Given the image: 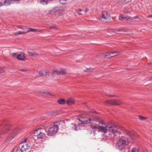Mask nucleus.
<instances>
[{
  "label": "nucleus",
  "mask_w": 152,
  "mask_h": 152,
  "mask_svg": "<svg viewBox=\"0 0 152 152\" xmlns=\"http://www.w3.org/2000/svg\"><path fill=\"white\" fill-rule=\"evenodd\" d=\"M107 126H99L98 128V132H102L103 133H106L107 132Z\"/></svg>",
  "instance_id": "nucleus-10"
},
{
  "label": "nucleus",
  "mask_w": 152,
  "mask_h": 152,
  "mask_svg": "<svg viewBox=\"0 0 152 152\" xmlns=\"http://www.w3.org/2000/svg\"><path fill=\"white\" fill-rule=\"evenodd\" d=\"M108 95L109 96H111V97H117V96H116V95H111V94H107V95Z\"/></svg>",
  "instance_id": "nucleus-45"
},
{
  "label": "nucleus",
  "mask_w": 152,
  "mask_h": 152,
  "mask_svg": "<svg viewBox=\"0 0 152 152\" xmlns=\"http://www.w3.org/2000/svg\"><path fill=\"white\" fill-rule=\"evenodd\" d=\"M54 125L52 127L49 129L47 132H46L47 134L49 136H53L55 135L58 131V125L59 124V121H56L54 123Z\"/></svg>",
  "instance_id": "nucleus-3"
},
{
  "label": "nucleus",
  "mask_w": 152,
  "mask_h": 152,
  "mask_svg": "<svg viewBox=\"0 0 152 152\" xmlns=\"http://www.w3.org/2000/svg\"><path fill=\"white\" fill-rule=\"evenodd\" d=\"M119 19L121 20H126V17H124L123 15H120L118 17Z\"/></svg>",
  "instance_id": "nucleus-21"
},
{
  "label": "nucleus",
  "mask_w": 152,
  "mask_h": 152,
  "mask_svg": "<svg viewBox=\"0 0 152 152\" xmlns=\"http://www.w3.org/2000/svg\"><path fill=\"white\" fill-rule=\"evenodd\" d=\"M28 30L27 31V33H28L30 31H31L33 32H40V30L38 29H34L31 28H28Z\"/></svg>",
  "instance_id": "nucleus-15"
},
{
  "label": "nucleus",
  "mask_w": 152,
  "mask_h": 152,
  "mask_svg": "<svg viewBox=\"0 0 152 152\" xmlns=\"http://www.w3.org/2000/svg\"><path fill=\"white\" fill-rule=\"evenodd\" d=\"M49 28L50 29H55L56 28V27L54 26H49Z\"/></svg>",
  "instance_id": "nucleus-38"
},
{
  "label": "nucleus",
  "mask_w": 152,
  "mask_h": 152,
  "mask_svg": "<svg viewBox=\"0 0 152 152\" xmlns=\"http://www.w3.org/2000/svg\"><path fill=\"white\" fill-rule=\"evenodd\" d=\"M117 31L119 32H125L126 31V30L123 28H121L119 29H117Z\"/></svg>",
  "instance_id": "nucleus-29"
},
{
  "label": "nucleus",
  "mask_w": 152,
  "mask_h": 152,
  "mask_svg": "<svg viewBox=\"0 0 152 152\" xmlns=\"http://www.w3.org/2000/svg\"><path fill=\"white\" fill-rule=\"evenodd\" d=\"M101 17L102 18L104 19H107L108 18L109 16L107 12L105 14H102L101 15Z\"/></svg>",
  "instance_id": "nucleus-22"
},
{
  "label": "nucleus",
  "mask_w": 152,
  "mask_h": 152,
  "mask_svg": "<svg viewBox=\"0 0 152 152\" xmlns=\"http://www.w3.org/2000/svg\"><path fill=\"white\" fill-rule=\"evenodd\" d=\"M11 55L13 57H15V56L17 55V53H13Z\"/></svg>",
  "instance_id": "nucleus-42"
},
{
  "label": "nucleus",
  "mask_w": 152,
  "mask_h": 152,
  "mask_svg": "<svg viewBox=\"0 0 152 152\" xmlns=\"http://www.w3.org/2000/svg\"><path fill=\"white\" fill-rule=\"evenodd\" d=\"M11 0H5L4 3V5L6 6L10 5L11 4Z\"/></svg>",
  "instance_id": "nucleus-19"
},
{
  "label": "nucleus",
  "mask_w": 152,
  "mask_h": 152,
  "mask_svg": "<svg viewBox=\"0 0 152 152\" xmlns=\"http://www.w3.org/2000/svg\"><path fill=\"white\" fill-rule=\"evenodd\" d=\"M117 52L115 51L109 52L103 54L102 56L105 57L109 58L110 56L111 57H112L117 55Z\"/></svg>",
  "instance_id": "nucleus-6"
},
{
  "label": "nucleus",
  "mask_w": 152,
  "mask_h": 152,
  "mask_svg": "<svg viewBox=\"0 0 152 152\" xmlns=\"http://www.w3.org/2000/svg\"><path fill=\"white\" fill-rule=\"evenodd\" d=\"M60 3L63 4H65L66 3V0H59Z\"/></svg>",
  "instance_id": "nucleus-30"
},
{
  "label": "nucleus",
  "mask_w": 152,
  "mask_h": 152,
  "mask_svg": "<svg viewBox=\"0 0 152 152\" xmlns=\"http://www.w3.org/2000/svg\"><path fill=\"white\" fill-rule=\"evenodd\" d=\"M73 127L75 128V130L76 131H77L79 128V126L77 125L76 124H75L73 126Z\"/></svg>",
  "instance_id": "nucleus-28"
},
{
  "label": "nucleus",
  "mask_w": 152,
  "mask_h": 152,
  "mask_svg": "<svg viewBox=\"0 0 152 152\" xmlns=\"http://www.w3.org/2000/svg\"><path fill=\"white\" fill-rule=\"evenodd\" d=\"M57 102L59 104H65V101L64 99H60L58 100Z\"/></svg>",
  "instance_id": "nucleus-18"
},
{
  "label": "nucleus",
  "mask_w": 152,
  "mask_h": 152,
  "mask_svg": "<svg viewBox=\"0 0 152 152\" xmlns=\"http://www.w3.org/2000/svg\"><path fill=\"white\" fill-rule=\"evenodd\" d=\"M28 141L30 143V144H32V145H33V142H34L35 141V140L34 139V138L32 137H29L28 138Z\"/></svg>",
  "instance_id": "nucleus-16"
},
{
  "label": "nucleus",
  "mask_w": 152,
  "mask_h": 152,
  "mask_svg": "<svg viewBox=\"0 0 152 152\" xmlns=\"http://www.w3.org/2000/svg\"><path fill=\"white\" fill-rule=\"evenodd\" d=\"M22 34V33H21V31H18L17 32L14 33V34L15 36H17L19 35Z\"/></svg>",
  "instance_id": "nucleus-31"
},
{
  "label": "nucleus",
  "mask_w": 152,
  "mask_h": 152,
  "mask_svg": "<svg viewBox=\"0 0 152 152\" xmlns=\"http://www.w3.org/2000/svg\"><path fill=\"white\" fill-rule=\"evenodd\" d=\"M75 100L72 98H69L66 101V104L68 105H71L74 103Z\"/></svg>",
  "instance_id": "nucleus-12"
},
{
  "label": "nucleus",
  "mask_w": 152,
  "mask_h": 152,
  "mask_svg": "<svg viewBox=\"0 0 152 152\" xmlns=\"http://www.w3.org/2000/svg\"><path fill=\"white\" fill-rule=\"evenodd\" d=\"M99 124H101L102 125H105V124L104 123V122L103 121L101 120L99 122Z\"/></svg>",
  "instance_id": "nucleus-37"
},
{
  "label": "nucleus",
  "mask_w": 152,
  "mask_h": 152,
  "mask_svg": "<svg viewBox=\"0 0 152 152\" xmlns=\"http://www.w3.org/2000/svg\"><path fill=\"white\" fill-rule=\"evenodd\" d=\"M103 136H104V137H105V138H106V139H107V136H106V135H105V134H103Z\"/></svg>",
  "instance_id": "nucleus-52"
},
{
  "label": "nucleus",
  "mask_w": 152,
  "mask_h": 152,
  "mask_svg": "<svg viewBox=\"0 0 152 152\" xmlns=\"http://www.w3.org/2000/svg\"><path fill=\"white\" fill-rule=\"evenodd\" d=\"M15 152H23V151L20 149H17Z\"/></svg>",
  "instance_id": "nucleus-40"
},
{
  "label": "nucleus",
  "mask_w": 152,
  "mask_h": 152,
  "mask_svg": "<svg viewBox=\"0 0 152 152\" xmlns=\"http://www.w3.org/2000/svg\"><path fill=\"white\" fill-rule=\"evenodd\" d=\"M72 129L75 130V128L73 127V126L72 127Z\"/></svg>",
  "instance_id": "nucleus-56"
},
{
  "label": "nucleus",
  "mask_w": 152,
  "mask_h": 152,
  "mask_svg": "<svg viewBox=\"0 0 152 152\" xmlns=\"http://www.w3.org/2000/svg\"><path fill=\"white\" fill-rule=\"evenodd\" d=\"M3 5L2 3L0 2V7Z\"/></svg>",
  "instance_id": "nucleus-53"
},
{
  "label": "nucleus",
  "mask_w": 152,
  "mask_h": 152,
  "mask_svg": "<svg viewBox=\"0 0 152 152\" xmlns=\"http://www.w3.org/2000/svg\"><path fill=\"white\" fill-rule=\"evenodd\" d=\"M28 140V139L26 138L24 139V141H22L20 143V145H21L22 144H23V143L24 142H25L26 141Z\"/></svg>",
  "instance_id": "nucleus-39"
},
{
  "label": "nucleus",
  "mask_w": 152,
  "mask_h": 152,
  "mask_svg": "<svg viewBox=\"0 0 152 152\" xmlns=\"http://www.w3.org/2000/svg\"><path fill=\"white\" fill-rule=\"evenodd\" d=\"M46 113L47 114L49 115H50V114L51 113H52L51 112L49 111L47 112Z\"/></svg>",
  "instance_id": "nucleus-49"
},
{
  "label": "nucleus",
  "mask_w": 152,
  "mask_h": 152,
  "mask_svg": "<svg viewBox=\"0 0 152 152\" xmlns=\"http://www.w3.org/2000/svg\"><path fill=\"white\" fill-rule=\"evenodd\" d=\"M17 58L20 60H23L25 58V56L23 54H20L17 57Z\"/></svg>",
  "instance_id": "nucleus-14"
},
{
  "label": "nucleus",
  "mask_w": 152,
  "mask_h": 152,
  "mask_svg": "<svg viewBox=\"0 0 152 152\" xmlns=\"http://www.w3.org/2000/svg\"><path fill=\"white\" fill-rule=\"evenodd\" d=\"M66 74V73L64 69H61L59 71V75H64Z\"/></svg>",
  "instance_id": "nucleus-20"
},
{
  "label": "nucleus",
  "mask_w": 152,
  "mask_h": 152,
  "mask_svg": "<svg viewBox=\"0 0 152 152\" xmlns=\"http://www.w3.org/2000/svg\"><path fill=\"white\" fill-rule=\"evenodd\" d=\"M82 10L81 9H79V11H82Z\"/></svg>",
  "instance_id": "nucleus-60"
},
{
  "label": "nucleus",
  "mask_w": 152,
  "mask_h": 152,
  "mask_svg": "<svg viewBox=\"0 0 152 152\" xmlns=\"http://www.w3.org/2000/svg\"><path fill=\"white\" fill-rule=\"evenodd\" d=\"M46 130L43 128H39L36 130L34 132L35 136L37 137L38 139H42L45 137Z\"/></svg>",
  "instance_id": "nucleus-4"
},
{
  "label": "nucleus",
  "mask_w": 152,
  "mask_h": 152,
  "mask_svg": "<svg viewBox=\"0 0 152 152\" xmlns=\"http://www.w3.org/2000/svg\"><path fill=\"white\" fill-rule=\"evenodd\" d=\"M147 18H152V14L151 15H148L147 17Z\"/></svg>",
  "instance_id": "nucleus-50"
},
{
  "label": "nucleus",
  "mask_w": 152,
  "mask_h": 152,
  "mask_svg": "<svg viewBox=\"0 0 152 152\" xmlns=\"http://www.w3.org/2000/svg\"><path fill=\"white\" fill-rule=\"evenodd\" d=\"M38 73L40 75H44V73L42 71H39L38 72Z\"/></svg>",
  "instance_id": "nucleus-41"
},
{
  "label": "nucleus",
  "mask_w": 152,
  "mask_h": 152,
  "mask_svg": "<svg viewBox=\"0 0 152 152\" xmlns=\"http://www.w3.org/2000/svg\"><path fill=\"white\" fill-rule=\"evenodd\" d=\"M39 2L41 4L44 5L48 4V0H41Z\"/></svg>",
  "instance_id": "nucleus-23"
},
{
  "label": "nucleus",
  "mask_w": 152,
  "mask_h": 152,
  "mask_svg": "<svg viewBox=\"0 0 152 152\" xmlns=\"http://www.w3.org/2000/svg\"><path fill=\"white\" fill-rule=\"evenodd\" d=\"M139 150L135 148H133L132 150V152H139Z\"/></svg>",
  "instance_id": "nucleus-33"
},
{
  "label": "nucleus",
  "mask_w": 152,
  "mask_h": 152,
  "mask_svg": "<svg viewBox=\"0 0 152 152\" xmlns=\"http://www.w3.org/2000/svg\"><path fill=\"white\" fill-rule=\"evenodd\" d=\"M91 121V118H89L87 120L83 121L82 122V124H86L88 123H90Z\"/></svg>",
  "instance_id": "nucleus-25"
},
{
  "label": "nucleus",
  "mask_w": 152,
  "mask_h": 152,
  "mask_svg": "<svg viewBox=\"0 0 152 152\" xmlns=\"http://www.w3.org/2000/svg\"><path fill=\"white\" fill-rule=\"evenodd\" d=\"M56 74L59 75V71H58L56 69L54 70L53 71V73L52 74V75L53 76L55 75Z\"/></svg>",
  "instance_id": "nucleus-24"
},
{
  "label": "nucleus",
  "mask_w": 152,
  "mask_h": 152,
  "mask_svg": "<svg viewBox=\"0 0 152 152\" xmlns=\"http://www.w3.org/2000/svg\"><path fill=\"white\" fill-rule=\"evenodd\" d=\"M114 127H113L112 126H111L109 127V131L110 132L111 131L113 133V134H114V136H119L120 134L119 132L116 131L115 129H114L113 128Z\"/></svg>",
  "instance_id": "nucleus-9"
},
{
  "label": "nucleus",
  "mask_w": 152,
  "mask_h": 152,
  "mask_svg": "<svg viewBox=\"0 0 152 152\" xmlns=\"http://www.w3.org/2000/svg\"><path fill=\"white\" fill-rule=\"evenodd\" d=\"M91 125L92 129L94 130L97 129H98L99 127L98 126V125L97 124L95 123H91Z\"/></svg>",
  "instance_id": "nucleus-17"
},
{
  "label": "nucleus",
  "mask_w": 152,
  "mask_h": 152,
  "mask_svg": "<svg viewBox=\"0 0 152 152\" xmlns=\"http://www.w3.org/2000/svg\"><path fill=\"white\" fill-rule=\"evenodd\" d=\"M20 70L22 72H26L27 71V69H20Z\"/></svg>",
  "instance_id": "nucleus-43"
},
{
  "label": "nucleus",
  "mask_w": 152,
  "mask_h": 152,
  "mask_svg": "<svg viewBox=\"0 0 152 152\" xmlns=\"http://www.w3.org/2000/svg\"><path fill=\"white\" fill-rule=\"evenodd\" d=\"M28 152H33V151L30 150L28 151Z\"/></svg>",
  "instance_id": "nucleus-57"
},
{
  "label": "nucleus",
  "mask_w": 152,
  "mask_h": 152,
  "mask_svg": "<svg viewBox=\"0 0 152 152\" xmlns=\"http://www.w3.org/2000/svg\"><path fill=\"white\" fill-rule=\"evenodd\" d=\"M26 33H27V32H22L21 31V33H22V34H25Z\"/></svg>",
  "instance_id": "nucleus-54"
},
{
  "label": "nucleus",
  "mask_w": 152,
  "mask_h": 152,
  "mask_svg": "<svg viewBox=\"0 0 152 152\" xmlns=\"http://www.w3.org/2000/svg\"><path fill=\"white\" fill-rule=\"evenodd\" d=\"M17 27H18V28H21V27H19V26H17Z\"/></svg>",
  "instance_id": "nucleus-55"
},
{
  "label": "nucleus",
  "mask_w": 152,
  "mask_h": 152,
  "mask_svg": "<svg viewBox=\"0 0 152 152\" xmlns=\"http://www.w3.org/2000/svg\"><path fill=\"white\" fill-rule=\"evenodd\" d=\"M28 53L30 56H37L38 54L34 50L32 49H29L28 50Z\"/></svg>",
  "instance_id": "nucleus-11"
},
{
  "label": "nucleus",
  "mask_w": 152,
  "mask_h": 152,
  "mask_svg": "<svg viewBox=\"0 0 152 152\" xmlns=\"http://www.w3.org/2000/svg\"><path fill=\"white\" fill-rule=\"evenodd\" d=\"M86 102H84V103H83V104H86Z\"/></svg>",
  "instance_id": "nucleus-61"
},
{
  "label": "nucleus",
  "mask_w": 152,
  "mask_h": 152,
  "mask_svg": "<svg viewBox=\"0 0 152 152\" xmlns=\"http://www.w3.org/2000/svg\"><path fill=\"white\" fill-rule=\"evenodd\" d=\"M5 70L3 68H0V73H2L4 72Z\"/></svg>",
  "instance_id": "nucleus-36"
},
{
  "label": "nucleus",
  "mask_w": 152,
  "mask_h": 152,
  "mask_svg": "<svg viewBox=\"0 0 152 152\" xmlns=\"http://www.w3.org/2000/svg\"><path fill=\"white\" fill-rule=\"evenodd\" d=\"M129 150L128 148H127L125 149L123 152H129Z\"/></svg>",
  "instance_id": "nucleus-46"
},
{
  "label": "nucleus",
  "mask_w": 152,
  "mask_h": 152,
  "mask_svg": "<svg viewBox=\"0 0 152 152\" xmlns=\"http://www.w3.org/2000/svg\"><path fill=\"white\" fill-rule=\"evenodd\" d=\"M1 129L0 130V137L4 134L6 131L9 135L6 138L5 143H9L14 137L15 135L19 132V130L11 126L7 120H4L1 124Z\"/></svg>",
  "instance_id": "nucleus-1"
},
{
  "label": "nucleus",
  "mask_w": 152,
  "mask_h": 152,
  "mask_svg": "<svg viewBox=\"0 0 152 152\" xmlns=\"http://www.w3.org/2000/svg\"><path fill=\"white\" fill-rule=\"evenodd\" d=\"M12 1H20V0H11Z\"/></svg>",
  "instance_id": "nucleus-51"
},
{
  "label": "nucleus",
  "mask_w": 152,
  "mask_h": 152,
  "mask_svg": "<svg viewBox=\"0 0 152 152\" xmlns=\"http://www.w3.org/2000/svg\"><path fill=\"white\" fill-rule=\"evenodd\" d=\"M128 139L124 137L123 138L118 141L116 144V148L119 150H122L128 144Z\"/></svg>",
  "instance_id": "nucleus-2"
},
{
  "label": "nucleus",
  "mask_w": 152,
  "mask_h": 152,
  "mask_svg": "<svg viewBox=\"0 0 152 152\" xmlns=\"http://www.w3.org/2000/svg\"><path fill=\"white\" fill-rule=\"evenodd\" d=\"M149 80H152V77H151L150 78V79Z\"/></svg>",
  "instance_id": "nucleus-59"
},
{
  "label": "nucleus",
  "mask_w": 152,
  "mask_h": 152,
  "mask_svg": "<svg viewBox=\"0 0 152 152\" xmlns=\"http://www.w3.org/2000/svg\"><path fill=\"white\" fill-rule=\"evenodd\" d=\"M138 18V17H136V18H135V19L137 18Z\"/></svg>",
  "instance_id": "nucleus-62"
},
{
  "label": "nucleus",
  "mask_w": 152,
  "mask_h": 152,
  "mask_svg": "<svg viewBox=\"0 0 152 152\" xmlns=\"http://www.w3.org/2000/svg\"><path fill=\"white\" fill-rule=\"evenodd\" d=\"M60 10H61V8L60 7H55L53 9L50 10L49 12L50 13L54 12L59 11Z\"/></svg>",
  "instance_id": "nucleus-13"
},
{
  "label": "nucleus",
  "mask_w": 152,
  "mask_h": 152,
  "mask_svg": "<svg viewBox=\"0 0 152 152\" xmlns=\"http://www.w3.org/2000/svg\"><path fill=\"white\" fill-rule=\"evenodd\" d=\"M125 133L129 136L132 139H133L136 137V133L133 131H130L126 129L124 131Z\"/></svg>",
  "instance_id": "nucleus-5"
},
{
  "label": "nucleus",
  "mask_w": 152,
  "mask_h": 152,
  "mask_svg": "<svg viewBox=\"0 0 152 152\" xmlns=\"http://www.w3.org/2000/svg\"><path fill=\"white\" fill-rule=\"evenodd\" d=\"M21 29L24 30H26V29H28V28L26 27H24L23 28H22Z\"/></svg>",
  "instance_id": "nucleus-44"
},
{
  "label": "nucleus",
  "mask_w": 152,
  "mask_h": 152,
  "mask_svg": "<svg viewBox=\"0 0 152 152\" xmlns=\"http://www.w3.org/2000/svg\"><path fill=\"white\" fill-rule=\"evenodd\" d=\"M104 104H110L112 105H118L119 104L115 100H109L107 101H105L104 103Z\"/></svg>",
  "instance_id": "nucleus-8"
},
{
  "label": "nucleus",
  "mask_w": 152,
  "mask_h": 152,
  "mask_svg": "<svg viewBox=\"0 0 152 152\" xmlns=\"http://www.w3.org/2000/svg\"><path fill=\"white\" fill-rule=\"evenodd\" d=\"M88 108L90 110V111H89L91 113H96V114L97 113V112L95 110H93L92 109H89L88 107Z\"/></svg>",
  "instance_id": "nucleus-34"
},
{
  "label": "nucleus",
  "mask_w": 152,
  "mask_h": 152,
  "mask_svg": "<svg viewBox=\"0 0 152 152\" xmlns=\"http://www.w3.org/2000/svg\"><path fill=\"white\" fill-rule=\"evenodd\" d=\"M85 71L87 72H92L93 71V69L92 68H90V69L87 68L86 69V70H85Z\"/></svg>",
  "instance_id": "nucleus-35"
},
{
  "label": "nucleus",
  "mask_w": 152,
  "mask_h": 152,
  "mask_svg": "<svg viewBox=\"0 0 152 152\" xmlns=\"http://www.w3.org/2000/svg\"><path fill=\"white\" fill-rule=\"evenodd\" d=\"M87 10H86V11H85V12H86V11H87Z\"/></svg>",
  "instance_id": "nucleus-63"
},
{
  "label": "nucleus",
  "mask_w": 152,
  "mask_h": 152,
  "mask_svg": "<svg viewBox=\"0 0 152 152\" xmlns=\"http://www.w3.org/2000/svg\"><path fill=\"white\" fill-rule=\"evenodd\" d=\"M139 118L140 120L142 121L144 120L147 119V117H143L141 115H139Z\"/></svg>",
  "instance_id": "nucleus-27"
},
{
  "label": "nucleus",
  "mask_w": 152,
  "mask_h": 152,
  "mask_svg": "<svg viewBox=\"0 0 152 152\" xmlns=\"http://www.w3.org/2000/svg\"><path fill=\"white\" fill-rule=\"evenodd\" d=\"M44 75L45 76H46V75L45 74V75Z\"/></svg>",
  "instance_id": "nucleus-64"
},
{
  "label": "nucleus",
  "mask_w": 152,
  "mask_h": 152,
  "mask_svg": "<svg viewBox=\"0 0 152 152\" xmlns=\"http://www.w3.org/2000/svg\"><path fill=\"white\" fill-rule=\"evenodd\" d=\"M132 20V19L130 18H127L126 17V20L130 21Z\"/></svg>",
  "instance_id": "nucleus-47"
},
{
  "label": "nucleus",
  "mask_w": 152,
  "mask_h": 152,
  "mask_svg": "<svg viewBox=\"0 0 152 152\" xmlns=\"http://www.w3.org/2000/svg\"><path fill=\"white\" fill-rule=\"evenodd\" d=\"M20 146H21V149L23 151H26V150L28 149L30 147L29 145L26 142H24L21 145L20 144Z\"/></svg>",
  "instance_id": "nucleus-7"
},
{
  "label": "nucleus",
  "mask_w": 152,
  "mask_h": 152,
  "mask_svg": "<svg viewBox=\"0 0 152 152\" xmlns=\"http://www.w3.org/2000/svg\"><path fill=\"white\" fill-rule=\"evenodd\" d=\"M91 121H93L97 122L99 121V120L98 118L95 117L91 118Z\"/></svg>",
  "instance_id": "nucleus-26"
},
{
  "label": "nucleus",
  "mask_w": 152,
  "mask_h": 152,
  "mask_svg": "<svg viewBox=\"0 0 152 152\" xmlns=\"http://www.w3.org/2000/svg\"><path fill=\"white\" fill-rule=\"evenodd\" d=\"M124 12L126 13H128L129 12L126 9H125V10H124Z\"/></svg>",
  "instance_id": "nucleus-48"
},
{
  "label": "nucleus",
  "mask_w": 152,
  "mask_h": 152,
  "mask_svg": "<svg viewBox=\"0 0 152 152\" xmlns=\"http://www.w3.org/2000/svg\"><path fill=\"white\" fill-rule=\"evenodd\" d=\"M45 73H46V74L49 73V72H48V71H46V72H45Z\"/></svg>",
  "instance_id": "nucleus-58"
},
{
  "label": "nucleus",
  "mask_w": 152,
  "mask_h": 152,
  "mask_svg": "<svg viewBox=\"0 0 152 152\" xmlns=\"http://www.w3.org/2000/svg\"><path fill=\"white\" fill-rule=\"evenodd\" d=\"M41 93L42 95H43V94H49L50 95L53 96V95L50 94L49 92H48L46 91H45V92H41Z\"/></svg>",
  "instance_id": "nucleus-32"
}]
</instances>
